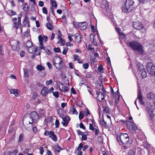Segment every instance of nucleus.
<instances>
[{
    "label": "nucleus",
    "instance_id": "1",
    "mask_svg": "<svg viewBox=\"0 0 155 155\" xmlns=\"http://www.w3.org/2000/svg\"><path fill=\"white\" fill-rule=\"evenodd\" d=\"M134 4L133 0H126L122 8V11L125 13L130 12L134 8Z\"/></svg>",
    "mask_w": 155,
    "mask_h": 155
},
{
    "label": "nucleus",
    "instance_id": "2",
    "mask_svg": "<svg viewBox=\"0 0 155 155\" xmlns=\"http://www.w3.org/2000/svg\"><path fill=\"white\" fill-rule=\"evenodd\" d=\"M117 140L120 144H125L127 143L129 141V138L128 135L126 133H121L117 137Z\"/></svg>",
    "mask_w": 155,
    "mask_h": 155
},
{
    "label": "nucleus",
    "instance_id": "3",
    "mask_svg": "<svg viewBox=\"0 0 155 155\" xmlns=\"http://www.w3.org/2000/svg\"><path fill=\"white\" fill-rule=\"evenodd\" d=\"M129 46L134 50H137L139 53L142 54L143 51L142 45L135 41H132L129 43Z\"/></svg>",
    "mask_w": 155,
    "mask_h": 155
},
{
    "label": "nucleus",
    "instance_id": "4",
    "mask_svg": "<svg viewBox=\"0 0 155 155\" xmlns=\"http://www.w3.org/2000/svg\"><path fill=\"white\" fill-rule=\"evenodd\" d=\"M154 110V107L152 106L148 107L146 110L147 116L151 118V120L154 116V114L153 113Z\"/></svg>",
    "mask_w": 155,
    "mask_h": 155
},
{
    "label": "nucleus",
    "instance_id": "5",
    "mask_svg": "<svg viewBox=\"0 0 155 155\" xmlns=\"http://www.w3.org/2000/svg\"><path fill=\"white\" fill-rule=\"evenodd\" d=\"M58 58V61L59 62L58 63H56V60H55V59H54L53 60V65L58 70L61 71L63 67V61L61 60L60 57H59Z\"/></svg>",
    "mask_w": 155,
    "mask_h": 155
},
{
    "label": "nucleus",
    "instance_id": "6",
    "mask_svg": "<svg viewBox=\"0 0 155 155\" xmlns=\"http://www.w3.org/2000/svg\"><path fill=\"white\" fill-rule=\"evenodd\" d=\"M32 121V122H30L29 121V124L32 123L33 122L37 120L39 118V117L38 114L35 111H33L32 112L30 115Z\"/></svg>",
    "mask_w": 155,
    "mask_h": 155
},
{
    "label": "nucleus",
    "instance_id": "7",
    "mask_svg": "<svg viewBox=\"0 0 155 155\" xmlns=\"http://www.w3.org/2000/svg\"><path fill=\"white\" fill-rule=\"evenodd\" d=\"M90 40L96 46H97V42L96 41V38H98L99 35L96 34L90 35Z\"/></svg>",
    "mask_w": 155,
    "mask_h": 155
},
{
    "label": "nucleus",
    "instance_id": "8",
    "mask_svg": "<svg viewBox=\"0 0 155 155\" xmlns=\"http://www.w3.org/2000/svg\"><path fill=\"white\" fill-rule=\"evenodd\" d=\"M133 25L134 28L137 30H140L143 27V25L142 23L139 21L134 22Z\"/></svg>",
    "mask_w": 155,
    "mask_h": 155
},
{
    "label": "nucleus",
    "instance_id": "9",
    "mask_svg": "<svg viewBox=\"0 0 155 155\" xmlns=\"http://www.w3.org/2000/svg\"><path fill=\"white\" fill-rule=\"evenodd\" d=\"M147 71H148L153 72V71L155 69V67L152 63L149 62L147 64Z\"/></svg>",
    "mask_w": 155,
    "mask_h": 155
},
{
    "label": "nucleus",
    "instance_id": "10",
    "mask_svg": "<svg viewBox=\"0 0 155 155\" xmlns=\"http://www.w3.org/2000/svg\"><path fill=\"white\" fill-rule=\"evenodd\" d=\"M143 96L142 95L141 93L140 92H139L138 96L136 99V100L134 102L135 104L137 106L136 104V102H137V99H138L139 100V102L140 104H144V103L142 100L143 99Z\"/></svg>",
    "mask_w": 155,
    "mask_h": 155
},
{
    "label": "nucleus",
    "instance_id": "11",
    "mask_svg": "<svg viewBox=\"0 0 155 155\" xmlns=\"http://www.w3.org/2000/svg\"><path fill=\"white\" fill-rule=\"evenodd\" d=\"M96 94H97V99L99 101H101L104 98V94L101 92H98Z\"/></svg>",
    "mask_w": 155,
    "mask_h": 155
},
{
    "label": "nucleus",
    "instance_id": "12",
    "mask_svg": "<svg viewBox=\"0 0 155 155\" xmlns=\"http://www.w3.org/2000/svg\"><path fill=\"white\" fill-rule=\"evenodd\" d=\"M63 120V121L62 123V124H63V126H66L68 125V122L70 120V119L69 117H61Z\"/></svg>",
    "mask_w": 155,
    "mask_h": 155
},
{
    "label": "nucleus",
    "instance_id": "13",
    "mask_svg": "<svg viewBox=\"0 0 155 155\" xmlns=\"http://www.w3.org/2000/svg\"><path fill=\"white\" fill-rule=\"evenodd\" d=\"M75 41L78 43H79L81 41V35L78 33H76L74 35Z\"/></svg>",
    "mask_w": 155,
    "mask_h": 155
},
{
    "label": "nucleus",
    "instance_id": "14",
    "mask_svg": "<svg viewBox=\"0 0 155 155\" xmlns=\"http://www.w3.org/2000/svg\"><path fill=\"white\" fill-rule=\"evenodd\" d=\"M49 93V91L48 88L44 87H43L41 91V93L43 96H46Z\"/></svg>",
    "mask_w": 155,
    "mask_h": 155
},
{
    "label": "nucleus",
    "instance_id": "15",
    "mask_svg": "<svg viewBox=\"0 0 155 155\" xmlns=\"http://www.w3.org/2000/svg\"><path fill=\"white\" fill-rule=\"evenodd\" d=\"M60 84L61 86V88H60V89L61 91L63 92H65L68 91H69V89L67 86L61 83H60Z\"/></svg>",
    "mask_w": 155,
    "mask_h": 155
},
{
    "label": "nucleus",
    "instance_id": "16",
    "mask_svg": "<svg viewBox=\"0 0 155 155\" xmlns=\"http://www.w3.org/2000/svg\"><path fill=\"white\" fill-rule=\"evenodd\" d=\"M155 96L152 92H150L147 94V98L148 100H151L153 99V101L154 100Z\"/></svg>",
    "mask_w": 155,
    "mask_h": 155
},
{
    "label": "nucleus",
    "instance_id": "17",
    "mask_svg": "<svg viewBox=\"0 0 155 155\" xmlns=\"http://www.w3.org/2000/svg\"><path fill=\"white\" fill-rule=\"evenodd\" d=\"M138 71L139 72L141 71H143L145 70L143 64L140 63H138L137 64Z\"/></svg>",
    "mask_w": 155,
    "mask_h": 155
},
{
    "label": "nucleus",
    "instance_id": "18",
    "mask_svg": "<svg viewBox=\"0 0 155 155\" xmlns=\"http://www.w3.org/2000/svg\"><path fill=\"white\" fill-rule=\"evenodd\" d=\"M17 89H11L10 90V92L11 94H14L16 97L18 96V93Z\"/></svg>",
    "mask_w": 155,
    "mask_h": 155
},
{
    "label": "nucleus",
    "instance_id": "19",
    "mask_svg": "<svg viewBox=\"0 0 155 155\" xmlns=\"http://www.w3.org/2000/svg\"><path fill=\"white\" fill-rule=\"evenodd\" d=\"M33 45L32 42L29 40H28L26 43H24V45L28 48L31 47Z\"/></svg>",
    "mask_w": 155,
    "mask_h": 155
},
{
    "label": "nucleus",
    "instance_id": "20",
    "mask_svg": "<svg viewBox=\"0 0 155 155\" xmlns=\"http://www.w3.org/2000/svg\"><path fill=\"white\" fill-rule=\"evenodd\" d=\"M139 73L140 74L142 78H146L147 76V73L145 70L141 71L139 72Z\"/></svg>",
    "mask_w": 155,
    "mask_h": 155
},
{
    "label": "nucleus",
    "instance_id": "21",
    "mask_svg": "<svg viewBox=\"0 0 155 155\" xmlns=\"http://www.w3.org/2000/svg\"><path fill=\"white\" fill-rule=\"evenodd\" d=\"M54 149L56 151H57L58 153L60 152L61 150L62 149V148L60 147L58 144L54 146Z\"/></svg>",
    "mask_w": 155,
    "mask_h": 155
},
{
    "label": "nucleus",
    "instance_id": "22",
    "mask_svg": "<svg viewBox=\"0 0 155 155\" xmlns=\"http://www.w3.org/2000/svg\"><path fill=\"white\" fill-rule=\"evenodd\" d=\"M46 26L50 30H52L54 28L53 25L50 22H48L46 24Z\"/></svg>",
    "mask_w": 155,
    "mask_h": 155
},
{
    "label": "nucleus",
    "instance_id": "23",
    "mask_svg": "<svg viewBox=\"0 0 155 155\" xmlns=\"http://www.w3.org/2000/svg\"><path fill=\"white\" fill-rule=\"evenodd\" d=\"M35 52L36 55H39L40 54L41 51L39 47H37L35 50Z\"/></svg>",
    "mask_w": 155,
    "mask_h": 155
},
{
    "label": "nucleus",
    "instance_id": "24",
    "mask_svg": "<svg viewBox=\"0 0 155 155\" xmlns=\"http://www.w3.org/2000/svg\"><path fill=\"white\" fill-rule=\"evenodd\" d=\"M131 124L130 127H131V129L132 130H135L137 129V127L136 126L135 124H134L133 122H130V121H129Z\"/></svg>",
    "mask_w": 155,
    "mask_h": 155
},
{
    "label": "nucleus",
    "instance_id": "25",
    "mask_svg": "<svg viewBox=\"0 0 155 155\" xmlns=\"http://www.w3.org/2000/svg\"><path fill=\"white\" fill-rule=\"evenodd\" d=\"M50 1L52 4V6L54 7V8H56L57 7V3L55 0H50Z\"/></svg>",
    "mask_w": 155,
    "mask_h": 155
},
{
    "label": "nucleus",
    "instance_id": "26",
    "mask_svg": "<svg viewBox=\"0 0 155 155\" xmlns=\"http://www.w3.org/2000/svg\"><path fill=\"white\" fill-rule=\"evenodd\" d=\"M24 76L26 78L29 77L28 70L26 69H24Z\"/></svg>",
    "mask_w": 155,
    "mask_h": 155
},
{
    "label": "nucleus",
    "instance_id": "27",
    "mask_svg": "<svg viewBox=\"0 0 155 155\" xmlns=\"http://www.w3.org/2000/svg\"><path fill=\"white\" fill-rule=\"evenodd\" d=\"M18 150L17 149H15L12 152L9 153L8 155H16L18 153Z\"/></svg>",
    "mask_w": 155,
    "mask_h": 155
},
{
    "label": "nucleus",
    "instance_id": "28",
    "mask_svg": "<svg viewBox=\"0 0 155 155\" xmlns=\"http://www.w3.org/2000/svg\"><path fill=\"white\" fill-rule=\"evenodd\" d=\"M49 137L52 138V140L54 141L57 140V137L56 135H55L54 134L52 135H50Z\"/></svg>",
    "mask_w": 155,
    "mask_h": 155
},
{
    "label": "nucleus",
    "instance_id": "29",
    "mask_svg": "<svg viewBox=\"0 0 155 155\" xmlns=\"http://www.w3.org/2000/svg\"><path fill=\"white\" fill-rule=\"evenodd\" d=\"M70 112L73 114H78V112L76 111V109L74 108H72L71 109Z\"/></svg>",
    "mask_w": 155,
    "mask_h": 155
},
{
    "label": "nucleus",
    "instance_id": "30",
    "mask_svg": "<svg viewBox=\"0 0 155 155\" xmlns=\"http://www.w3.org/2000/svg\"><path fill=\"white\" fill-rule=\"evenodd\" d=\"M24 5H25V6L23 7V10L25 11H28L30 7L28 6V4L26 3H25Z\"/></svg>",
    "mask_w": 155,
    "mask_h": 155
},
{
    "label": "nucleus",
    "instance_id": "31",
    "mask_svg": "<svg viewBox=\"0 0 155 155\" xmlns=\"http://www.w3.org/2000/svg\"><path fill=\"white\" fill-rule=\"evenodd\" d=\"M58 39L59 40V41H58L57 42L58 44H59L60 43V42H61L63 45L65 44V42L64 39L61 38Z\"/></svg>",
    "mask_w": 155,
    "mask_h": 155
},
{
    "label": "nucleus",
    "instance_id": "32",
    "mask_svg": "<svg viewBox=\"0 0 155 155\" xmlns=\"http://www.w3.org/2000/svg\"><path fill=\"white\" fill-rule=\"evenodd\" d=\"M37 68L40 71L45 70L44 68L41 65H38L37 67Z\"/></svg>",
    "mask_w": 155,
    "mask_h": 155
},
{
    "label": "nucleus",
    "instance_id": "33",
    "mask_svg": "<svg viewBox=\"0 0 155 155\" xmlns=\"http://www.w3.org/2000/svg\"><path fill=\"white\" fill-rule=\"evenodd\" d=\"M8 13L11 15H16V12L12 10H9L8 11Z\"/></svg>",
    "mask_w": 155,
    "mask_h": 155
},
{
    "label": "nucleus",
    "instance_id": "34",
    "mask_svg": "<svg viewBox=\"0 0 155 155\" xmlns=\"http://www.w3.org/2000/svg\"><path fill=\"white\" fill-rule=\"evenodd\" d=\"M135 152L133 150H130L129 151L127 155H135Z\"/></svg>",
    "mask_w": 155,
    "mask_h": 155
},
{
    "label": "nucleus",
    "instance_id": "35",
    "mask_svg": "<svg viewBox=\"0 0 155 155\" xmlns=\"http://www.w3.org/2000/svg\"><path fill=\"white\" fill-rule=\"evenodd\" d=\"M87 78H92V72H89L87 73L86 75Z\"/></svg>",
    "mask_w": 155,
    "mask_h": 155
},
{
    "label": "nucleus",
    "instance_id": "36",
    "mask_svg": "<svg viewBox=\"0 0 155 155\" xmlns=\"http://www.w3.org/2000/svg\"><path fill=\"white\" fill-rule=\"evenodd\" d=\"M101 123L103 127H105L107 126V123L105 121L104 119H103L102 121H101Z\"/></svg>",
    "mask_w": 155,
    "mask_h": 155
},
{
    "label": "nucleus",
    "instance_id": "37",
    "mask_svg": "<svg viewBox=\"0 0 155 155\" xmlns=\"http://www.w3.org/2000/svg\"><path fill=\"white\" fill-rule=\"evenodd\" d=\"M13 28L17 29L19 26L18 23L16 22H14L13 25Z\"/></svg>",
    "mask_w": 155,
    "mask_h": 155
},
{
    "label": "nucleus",
    "instance_id": "38",
    "mask_svg": "<svg viewBox=\"0 0 155 155\" xmlns=\"http://www.w3.org/2000/svg\"><path fill=\"white\" fill-rule=\"evenodd\" d=\"M83 147V145L82 143H80L77 148V150L78 151H81V149Z\"/></svg>",
    "mask_w": 155,
    "mask_h": 155
},
{
    "label": "nucleus",
    "instance_id": "39",
    "mask_svg": "<svg viewBox=\"0 0 155 155\" xmlns=\"http://www.w3.org/2000/svg\"><path fill=\"white\" fill-rule=\"evenodd\" d=\"M119 36H120V38L122 39H124L125 38V35L122 33H120Z\"/></svg>",
    "mask_w": 155,
    "mask_h": 155
},
{
    "label": "nucleus",
    "instance_id": "40",
    "mask_svg": "<svg viewBox=\"0 0 155 155\" xmlns=\"http://www.w3.org/2000/svg\"><path fill=\"white\" fill-rule=\"evenodd\" d=\"M53 95L56 98H58L59 96V94L58 91H55L53 93Z\"/></svg>",
    "mask_w": 155,
    "mask_h": 155
},
{
    "label": "nucleus",
    "instance_id": "41",
    "mask_svg": "<svg viewBox=\"0 0 155 155\" xmlns=\"http://www.w3.org/2000/svg\"><path fill=\"white\" fill-rule=\"evenodd\" d=\"M79 25H81L83 24H84V25H82V28L84 29L86 28V24L85 23V22H80L79 23Z\"/></svg>",
    "mask_w": 155,
    "mask_h": 155
},
{
    "label": "nucleus",
    "instance_id": "42",
    "mask_svg": "<svg viewBox=\"0 0 155 155\" xmlns=\"http://www.w3.org/2000/svg\"><path fill=\"white\" fill-rule=\"evenodd\" d=\"M97 128H95L94 130H93L94 131L95 134L96 135H97L99 134V130L98 129H97L98 128L97 127Z\"/></svg>",
    "mask_w": 155,
    "mask_h": 155
},
{
    "label": "nucleus",
    "instance_id": "43",
    "mask_svg": "<svg viewBox=\"0 0 155 155\" xmlns=\"http://www.w3.org/2000/svg\"><path fill=\"white\" fill-rule=\"evenodd\" d=\"M59 122L58 119H56L55 122V127L58 128L59 126Z\"/></svg>",
    "mask_w": 155,
    "mask_h": 155
},
{
    "label": "nucleus",
    "instance_id": "44",
    "mask_svg": "<svg viewBox=\"0 0 155 155\" xmlns=\"http://www.w3.org/2000/svg\"><path fill=\"white\" fill-rule=\"evenodd\" d=\"M79 118L80 120L83 119L84 117V115L81 112H80L79 114Z\"/></svg>",
    "mask_w": 155,
    "mask_h": 155
},
{
    "label": "nucleus",
    "instance_id": "45",
    "mask_svg": "<svg viewBox=\"0 0 155 155\" xmlns=\"http://www.w3.org/2000/svg\"><path fill=\"white\" fill-rule=\"evenodd\" d=\"M68 50V48H64L62 52V54H64L65 55L67 52Z\"/></svg>",
    "mask_w": 155,
    "mask_h": 155
},
{
    "label": "nucleus",
    "instance_id": "46",
    "mask_svg": "<svg viewBox=\"0 0 155 155\" xmlns=\"http://www.w3.org/2000/svg\"><path fill=\"white\" fill-rule=\"evenodd\" d=\"M74 57L75 60L79 61L80 60L79 56L77 55L74 54Z\"/></svg>",
    "mask_w": 155,
    "mask_h": 155
},
{
    "label": "nucleus",
    "instance_id": "47",
    "mask_svg": "<svg viewBox=\"0 0 155 155\" xmlns=\"http://www.w3.org/2000/svg\"><path fill=\"white\" fill-rule=\"evenodd\" d=\"M42 12L43 13L45 14H47V8L45 7H44L42 9Z\"/></svg>",
    "mask_w": 155,
    "mask_h": 155
},
{
    "label": "nucleus",
    "instance_id": "48",
    "mask_svg": "<svg viewBox=\"0 0 155 155\" xmlns=\"http://www.w3.org/2000/svg\"><path fill=\"white\" fill-rule=\"evenodd\" d=\"M89 128L90 130H93L95 128H94V127L93 126V125L90 124H89Z\"/></svg>",
    "mask_w": 155,
    "mask_h": 155
},
{
    "label": "nucleus",
    "instance_id": "49",
    "mask_svg": "<svg viewBox=\"0 0 155 155\" xmlns=\"http://www.w3.org/2000/svg\"><path fill=\"white\" fill-rule=\"evenodd\" d=\"M103 111L104 112L107 113L109 112V109L107 107H104Z\"/></svg>",
    "mask_w": 155,
    "mask_h": 155
},
{
    "label": "nucleus",
    "instance_id": "50",
    "mask_svg": "<svg viewBox=\"0 0 155 155\" xmlns=\"http://www.w3.org/2000/svg\"><path fill=\"white\" fill-rule=\"evenodd\" d=\"M82 136V137L81 139L82 140H87V137L86 135H85L84 134Z\"/></svg>",
    "mask_w": 155,
    "mask_h": 155
},
{
    "label": "nucleus",
    "instance_id": "51",
    "mask_svg": "<svg viewBox=\"0 0 155 155\" xmlns=\"http://www.w3.org/2000/svg\"><path fill=\"white\" fill-rule=\"evenodd\" d=\"M89 67V64L87 63H86L83 64V67L85 69H87Z\"/></svg>",
    "mask_w": 155,
    "mask_h": 155
},
{
    "label": "nucleus",
    "instance_id": "52",
    "mask_svg": "<svg viewBox=\"0 0 155 155\" xmlns=\"http://www.w3.org/2000/svg\"><path fill=\"white\" fill-rule=\"evenodd\" d=\"M54 51L55 52H61L60 49L59 48H54Z\"/></svg>",
    "mask_w": 155,
    "mask_h": 155
},
{
    "label": "nucleus",
    "instance_id": "53",
    "mask_svg": "<svg viewBox=\"0 0 155 155\" xmlns=\"http://www.w3.org/2000/svg\"><path fill=\"white\" fill-rule=\"evenodd\" d=\"M53 81L52 80H50L49 81H46V84L47 85H49L51 84L52 83Z\"/></svg>",
    "mask_w": 155,
    "mask_h": 155
},
{
    "label": "nucleus",
    "instance_id": "54",
    "mask_svg": "<svg viewBox=\"0 0 155 155\" xmlns=\"http://www.w3.org/2000/svg\"><path fill=\"white\" fill-rule=\"evenodd\" d=\"M79 127L80 128L83 129L84 130H85V127L84 126V125L82 123H80L79 124Z\"/></svg>",
    "mask_w": 155,
    "mask_h": 155
},
{
    "label": "nucleus",
    "instance_id": "55",
    "mask_svg": "<svg viewBox=\"0 0 155 155\" xmlns=\"http://www.w3.org/2000/svg\"><path fill=\"white\" fill-rule=\"evenodd\" d=\"M58 39L60 38H61L62 35V34L61 32V31L60 30L58 31Z\"/></svg>",
    "mask_w": 155,
    "mask_h": 155
},
{
    "label": "nucleus",
    "instance_id": "56",
    "mask_svg": "<svg viewBox=\"0 0 155 155\" xmlns=\"http://www.w3.org/2000/svg\"><path fill=\"white\" fill-rule=\"evenodd\" d=\"M47 64L49 69H52V66L49 62H48Z\"/></svg>",
    "mask_w": 155,
    "mask_h": 155
},
{
    "label": "nucleus",
    "instance_id": "57",
    "mask_svg": "<svg viewBox=\"0 0 155 155\" xmlns=\"http://www.w3.org/2000/svg\"><path fill=\"white\" fill-rule=\"evenodd\" d=\"M77 134H78V135H82L83 134H84L83 132H81L79 130H77Z\"/></svg>",
    "mask_w": 155,
    "mask_h": 155
},
{
    "label": "nucleus",
    "instance_id": "58",
    "mask_svg": "<svg viewBox=\"0 0 155 155\" xmlns=\"http://www.w3.org/2000/svg\"><path fill=\"white\" fill-rule=\"evenodd\" d=\"M23 138V135L21 134L20 135L19 138V140H18V141L20 142L21 141V140H22Z\"/></svg>",
    "mask_w": 155,
    "mask_h": 155
},
{
    "label": "nucleus",
    "instance_id": "59",
    "mask_svg": "<svg viewBox=\"0 0 155 155\" xmlns=\"http://www.w3.org/2000/svg\"><path fill=\"white\" fill-rule=\"evenodd\" d=\"M28 35L29 31L28 30L24 32L23 33V35L27 37L28 36Z\"/></svg>",
    "mask_w": 155,
    "mask_h": 155
},
{
    "label": "nucleus",
    "instance_id": "60",
    "mask_svg": "<svg viewBox=\"0 0 155 155\" xmlns=\"http://www.w3.org/2000/svg\"><path fill=\"white\" fill-rule=\"evenodd\" d=\"M0 54L2 55H3L4 54L3 51L2 49V46L1 45H0Z\"/></svg>",
    "mask_w": 155,
    "mask_h": 155
},
{
    "label": "nucleus",
    "instance_id": "61",
    "mask_svg": "<svg viewBox=\"0 0 155 155\" xmlns=\"http://www.w3.org/2000/svg\"><path fill=\"white\" fill-rule=\"evenodd\" d=\"M38 5L42 7L44 5V2L42 1H40L39 2Z\"/></svg>",
    "mask_w": 155,
    "mask_h": 155
},
{
    "label": "nucleus",
    "instance_id": "62",
    "mask_svg": "<svg viewBox=\"0 0 155 155\" xmlns=\"http://www.w3.org/2000/svg\"><path fill=\"white\" fill-rule=\"evenodd\" d=\"M38 38L39 41H43V38L41 35H39Z\"/></svg>",
    "mask_w": 155,
    "mask_h": 155
},
{
    "label": "nucleus",
    "instance_id": "63",
    "mask_svg": "<svg viewBox=\"0 0 155 155\" xmlns=\"http://www.w3.org/2000/svg\"><path fill=\"white\" fill-rule=\"evenodd\" d=\"M25 54L24 51H21V52L20 53V56L21 57H22L24 56Z\"/></svg>",
    "mask_w": 155,
    "mask_h": 155
},
{
    "label": "nucleus",
    "instance_id": "64",
    "mask_svg": "<svg viewBox=\"0 0 155 155\" xmlns=\"http://www.w3.org/2000/svg\"><path fill=\"white\" fill-rule=\"evenodd\" d=\"M67 106V104L66 103H62L61 104V107L62 108H64Z\"/></svg>",
    "mask_w": 155,
    "mask_h": 155
}]
</instances>
